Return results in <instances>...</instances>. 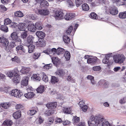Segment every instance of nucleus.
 I'll use <instances>...</instances> for the list:
<instances>
[{
    "label": "nucleus",
    "mask_w": 126,
    "mask_h": 126,
    "mask_svg": "<svg viewBox=\"0 0 126 126\" xmlns=\"http://www.w3.org/2000/svg\"><path fill=\"white\" fill-rule=\"evenodd\" d=\"M81 108L82 110L83 111L85 112L87 111L88 109V107L87 106L85 105L84 106L82 107H81Z\"/></svg>",
    "instance_id": "obj_64"
},
{
    "label": "nucleus",
    "mask_w": 126,
    "mask_h": 126,
    "mask_svg": "<svg viewBox=\"0 0 126 126\" xmlns=\"http://www.w3.org/2000/svg\"><path fill=\"white\" fill-rule=\"evenodd\" d=\"M9 26L13 28H15L17 26V23H16L11 22L10 25Z\"/></svg>",
    "instance_id": "obj_57"
},
{
    "label": "nucleus",
    "mask_w": 126,
    "mask_h": 126,
    "mask_svg": "<svg viewBox=\"0 0 126 126\" xmlns=\"http://www.w3.org/2000/svg\"><path fill=\"white\" fill-rule=\"evenodd\" d=\"M50 50V52L51 54L53 55H54L55 54H57V49L55 48H53Z\"/></svg>",
    "instance_id": "obj_55"
},
{
    "label": "nucleus",
    "mask_w": 126,
    "mask_h": 126,
    "mask_svg": "<svg viewBox=\"0 0 126 126\" xmlns=\"http://www.w3.org/2000/svg\"><path fill=\"white\" fill-rule=\"evenodd\" d=\"M102 62L104 64H107L108 63L109 64L110 63V61H109V58L108 57H105L103 58L102 60Z\"/></svg>",
    "instance_id": "obj_46"
},
{
    "label": "nucleus",
    "mask_w": 126,
    "mask_h": 126,
    "mask_svg": "<svg viewBox=\"0 0 126 126\" xmlns=\"http://www.w3.org/2000/svg\"><path fill=\"white\" fill-rule=\"evenodd\" d=\"M56 58H55V59H54V58H52V61L53 64L55 66L57 65L59 63V62L56 59Z\"/></svg>",
    "instance_id": "obj_60"
},
{
    "label": "nucleus",
    "mask_w": 126,
    "mask_h": 126,
    "mask_svg": "<svg viewBox=\"0 0 126 126\" xmlns=\"http://www.w3.org/2000/svg\"><path fill=\"white\" fill-rule=\"evenodd\" d=\"M12 39L14 40H16L17 42H19L21 41L20 39L18 38V36L16 32L12 33L11 35Z\"/></svg>",
    "instance_id": "obj_13"
},
{
    "label": "nucleus",
    "mask_w": 126,
    "mask_h": 126,
    "mask_svg": "<svg viewBox=\"0 0 126 126\" xmlns=\"http://www.w3.org/2000/svg\"><path fill=\"white\" fill-rule=\"evenodd\" d=\"M54 110L51 109L46 111L44 114L46 116H48L54 113Z\"/></svg>",
    "instance_id": "obj_28"
},
{
    "label": "nucleus",
    "mask_w": 126,
    "mask_h": 126,
    "mask_svg": "<svg viewBox=\"0 0 126 126\" xmlns=\"http://www.w3.org/2000/svg\"><path fill=\"white\" fill-rule=\"evenodd\" d=\"M57 54L60 55L63 53L64 52V49L63 48L59 47L57 49Z\"/></svg>",
    "instance_id": "obj_35"
},
{
    "label": "nucleus",
    "mask_w": 126,
    "mask_h": 126,
    "mask_svg": "<svg viewBox=\"0 0 126 126\" xmlns=\"http://www.w3.org/2000/svg\"><path fill=\"white\" fill-rule=\"evenodd\" d=\"M28 35L27 32L26 31H25L21 34V36L22 38L23 39L26 38Z\"/></svg>",
    "instance_id": "obj_51"
},
{
    "label": "nucleus",
    "mask_w": 126,
    "mask_h": 126,
    "mask_svg": "<svg viewBox=\"0 0 126 126\" xmlns=\"http://www.w3.org/2000/svg\"><path fill=\"white\" fill-rule=\"evenodd\" d=\"M21 115L20 112L19 111L16 112L14 113L13 115V117L16 119L19 118L20 117Z\"/></svg>",
    "instance_id": "obj_29"
},
{
    "label": "nucleus",
    "mask_w": 126,
    "mask_h": 126,
    "mask_svg": "<svg viewBox=\"0 0 126 126\" xmlns=\"http://www.w3.org/2000/svg\"><path fill=\"white\" fill-rule=\"evenodd\" d=\"M44 74V73H41L39 74H37V75L36 74H33L32 77L34 79H35L36 80H40L41 78L42 79Z\"/></svg>",
    "instance_id": "obj_8"
},
{
    "label": "nucleus",
    "mask_w": 126,
    "mask_h": 126,
    "mask_svg": "<svg viewBox=\"0 0 126 126\" xmlns=\"http://www.w3.org/2000/svg\"><path fill=\"white\" fill-rule=\"evenodd\" d=\"M118 11L117 8L115 6L111 7L110 10V13L113 15H116L117 14Z\"/></svg>",
    "instance_id": "obj_14"
},
{
    "label": "nucleus",
    "mask_w": 126,
    "mask_h": 126,
    "mask_svg": "<svg viewBox=\"0 0 126 126\" xmlns=\"http://www.w3.org/2000/svg\"><path fill=\"white\" fill-rule=\"evenodd\" d=\"M12 124V122L11 120H7L4 122L3 124L4 125H6L8 126H11Z\"/></svg>",
    "instance_id": "obj_38"
},
{
    "label": "nucleus",
    "mask_w": 126,
    "mask_h": 126,
    "mask_svg": "<svg viewBox=\"0 0 126 126\" xmlns=\"http://www.w3.org/2000/svg\"><path fill=\"white\" fill-rule=\"evenodd\" d=\"M66 4L69 8L73 7L74 5L72 1L71 0H67L66 1Z\"/></svg>",
    "instance_id": "obj_40"
},
{
    "label": "nucleus",
    "mask_w": 126,
    "mask_h": 126,
    "mask_svg": "<svg viewBox=\"0 0 126 126\" xmlns=\"http://www.w3.org/2000/svg\"><path fill=\"white\" fill-rule=\"evenodd\" d=\"M39 42L38 45L39 47H44L46 45V42L44 39H39Z\"/></svg>",
    "instance_id": "obj_22"
},
{
    "label": "nucleus",
    "mask_w": 126,
    "mask_h": 126,
    "mask_svg": "<svg viewBox=\"0 0 126 126\" xmlns=\"http://www.w3.org/2000/svg\"><path fill=\"white\" fill-rule=\"evenodd\" d=\"M12 21L9 18H8L6 19L4 21V24L5 25H10Z\"/></svg>",
    "instance_id": "obj_47"
},
{
    "label": "nucleus",
    "mask_w": 126,
    "mask_h": 126,
    "mask_svg": "<svg viewBox=\"0 0 126 126\" xmlns=\"http://www.w3.org/2000/svg\"><path fill=\"white\" fill-rule=\"evenodd\" d=\"M49 5L48 2L46 0L40 3V7L42 8L43 7H47Z\"/></svg>",
    "instance_id": "obj_27"
},
{
    "label": "nucleus",
    "mask_w": 126,
    "mask_h": 126,
    "mask_svg": "<svg viewBox=\"0 0 126 126\" xmlns=\"http://www.w3.org/2000/svg\"><path fill=\"white\" fill-rule=\"evenodd\" d=\"M17 75L16 72L15 70H12L9 72V76L10 77H12Z\"/></svg>",
    "instance_id": "obj_43"
},
{
    "label": "nucleus",
    "mask_w": 126,
    "mask_h": 126,
    "mask_svg": "<svg viewBox=\"0 0 126 126\" xmlns=\"http://www.w3.org/2000/svg\"><path fill=\"white\" fill-rule=\"evenodd\" d=\"M27 47V48L28 50V52L30 53L33 52L34 50L35 46L33 45L30 44L29 45H26Z\"/></svg>",
    "instance_id": "obj_16"
},
{
    "label": "nucleus",
    "mask_w": 126,
    "mask_h": 126,
    "mask_svg": "<svg viewBox=\"0 0 126 126\" xmlns=\"http://www.w3.org/2000/svg\"><path fill=\"white\" fill-rule=\"evenodd\" d=\"M65 73L63 70L62 69H59L56 72V75L60 77H62L63 76Z\"/></svg>",
    "instance_id": "obj_23"
},
{
    "label": "nucleus",
    "mask_w": 126,
    "mask_h": 126,
    "mask_svg": "<svg viewBox=\"0 0 126 126\" xmlns=\"http://www.w3.org/2000/svg\"><path fill=\"white\" fill-rule=\"evenodd\" d=\"M1 30L5 32H7L8 31V28L6 25H2L0 27Z\"/></svg>",
    "instance_id": "obj_33"
},
{
    "label": "nucleus",
    "mask_w": 126,
    "mask_h": 126,
    "mask_svg": "<svg viewBox=\"0 0 126 126\" xmlns=\"http://www.w3.org/2000/svg\"><path fill=\"white\" fill-rule=\"evenodd\" d=\"M27 28L29 31L33 32H35L36 30V28L34 24H29L27 26Z\"/></svg>",
    "instance_id": "obj_12"
},
{
    "label": "nucleus",
    "mask_w": 126,
    "mask_h": 126,
    "mask_svg": "<svg viewBox=\"0 0 126 126\" xmlns=\"http://www.w3.org/2000/svg\"><path fill=\"white\" fill-rule=\"evenodd\" d=\"M36 112V111L34 110H29L28 112V113L29 115H34Z\"/></svg>",
    "instance_id": "obj_54"
},
{
    "label": "nucleus",
    "mask_w": 126,
    "mask_h": 126,
    "mask_svg": "<svg viewBox=\"0 0 126 126\" xmlns=\"http://www.w3.org/2000/svg\"><path fill=\"white\" fill-rule=\"evenodd\" d=\"M16 46V45L14 42H10L9 45L8 44L7 47L5 48V50L9 52L12 49L15 47Z\"/></svg>",
    "instance_id": "obj_7"
},
{
    "label": "nucleus",
    "mask_w": 126,
    "mask_h": 126,
    "mask_svg": "<svg viewBox=\"0 0 126 126\" xmlns=\"http://www.w3.org/2000/svg\"><path fill=\"white\" fill-rule=\"evenodd\" d=\"M99 84L101 85L103 88H107L109 87L108 82L104 80H101L99 82Z\"/></svg>",
    "instance_id": "obj_9"
},
{
    "label": "nucleus",
    "mask_w": 126,
    "mask_h": 126,
    "mask_svg": "<svg viewBox=\"0 0 126 126\" xmlns=\"http://www.w3.org/2000/svg\"><path fill=\"white\" fill-rule=\"evenodd\" d=\"M82 0H75V3L77 7L79 6L83 3Z\"/></svg>",
    "instance_id": "obj_50"
},
{
    "label": "nucleus",
    "mask_w": 126,
    "mask_h": 126,
    "mask_svg": "<svg viewBox=\"0 0 126 126\" xmlns=\"http://www.w3.org/2000/svg\"><path fill=\"white\" fill-rule=\"evenodd\" d=\"M53 122V119L51 117H50L47 120V123L49 124H51Z\"/></svg>",
    "instance_id": "obj_62"
},
{
    "label": "nucleus",
    "mask_w": 126,
    "mask_h": 126,
    "mask_svg": "<svg viewBox=\"0 0 126 126\" xmlns=\"http://www.w3.org/2000/svg\"><path fill=\"white\" fill-rule=\"evenodd\" d=\"M30 67H24L21 71V72L23 74H26L28 73L30 71Z\"/></svg>",
    "instance_id": "obj_30"
},
{
    "label": "nucleus",
    "mask_w": 126,
    "mask_h": 126,
    "mask_svg": "<svg viewBox=\"0 0 126 126\" xmlns=\"http://www.w3.org/2000/svg\"><path fill=\"white\" fill-rule=\"evenodd\" d=\"M57 105V102H51L48 103L46 106L48 109H53L56 107Z\"/></svg>",
    "instance_id": "obj_11"
},
{
    "label": "nucleus",
    "mask_w": 126,
    "mask_h": 126,
    "mask_svg": "<svg viewBox=\"0 0 126 126\" xmlns=\"http://www.w3.org/2000/svg\"><path fill=\"white\" fill-rule=\"evenodd\" d=\"M9 94H23L22 92L17 89L13 90Z\"/></svg>",
    "instance_id": "obj_17"
},
{
    "label": "nucleus",
    "mask_w": 126,
    "mask_h": 126,
    "mask_svg": "<svg viewBox=\"0 0 126 126\" xmlns=\"http://www.w3.org/2000/svg\"><path fill=\"white\" fill-rule=\"evenodd\" d=\"M73 29V27L72 26H70L68 28L67 30L66 31V33L68 35H70Z\"/></svg>",
    "instance_id": "obj_53"
},
{
    "label": "nucleus",
    "mask_w": 126,
    "mask_h": 126,
    "mask_svg": "<svg viewBox=\"0 0 126 126\" xmlns=\"http://www.w3.org/2000/svg\"><path fill=\"white\" fill-rule=\"evenodd\" d=\"M88 123L89 126H111L104 117L100 115L95 116L92 115Z\"/></svg>",
    "instance_id": "obj_1"
},
{
    "label": "nucleus",
    "mask_w": 126,
    "mask_h": 126,
    "mask_svg": "<svg viewBox=\"0 0 126 126\" xmlns=\"http://www.w3.org/2000/svg\"><path fill=\"white\" fill-rule=\"evenodd\" d=\"M71 108H64L63 109V112L67 114H70L71 113Z\"/></svg>",
    "instance_id": "obj_42"
},
{
    "label": "nucleus",
    "mask_w": 126,
    "mask_h": 126,
    "mask_svg": "<svg viewBox=\"0 0 126 126\" xmlns=\"http://www.w3.org/2000/svg\"><path fill=\"white\" fill-rule=\"evenodd\" d=\"M45 87L44 86H39L36 89V91L38 93L42 94L44 91Z\"/></svg>",
    "instance_id": "obj_25"
},
{
    "label": "nucleus",
    "mask_w": 126,
    "mask_h": 126,
    "mask_svg": "<svg viewBox=\"0 0 126 126\" xmlns=\"http://www.w3.org/2000/svg\"><path fill=\"white\" fill-rule=\"evenodd\" d=\"M14 14L15 16L18 17H22L24 16L23 14L20 11L16 12Z\"/></svg>",
    "instance_id": "obj_31"
},
{
    "label": "nucleus",
    "mask_w": 126,
    "mask_h": 126,
    "mask_svg": "<svg viewBox=\"0 0 126 126\" xmlns=\"http://www.w3.org/2000/svg\"><path fill=\"white\" fill-rule=\"evenodd\" d=\"M63 121L62 119L60 118H57L55 119L56 124H57L58 123H61Z\"/></svg>",
    "instance_id": "obj_63"
},
{
    "label": "nucleus",
    "mask_w": 126,
    "mask_h": 126,
    "mask_svg": "<svg viewBox=\"0 0 126 126\" xmlns=\"http://www.w3.org/2000/svg\"><path fill=\"white\" fill-rule=\"evenodd\" d=\"M20 50L21 51V53H20V54L21 55H24L27 50V47H24L23 46L21 49Z\"/></svg>",
    "instance_id": "obj_44"
},
{
    "label": "nucleus",
    "mask_w": 126,
    "mask_h": 126,
    "mask_svg": "<svg viewBox=\"0 0 126 126\" xmlns=\"http://www.w3.org/2000/svg\"><path fill=\"white\" fill-rule=\"evenodd\" d=\"M64 56L67 60H69L70 57V52L66 51H65Z\"/></svg>",
    "instance_id": "obj_36"
},
{
    "label": "nucleus",
    "mask_w": 126,
    "mask_h": 126,
    "mask_svg": "<svg viewBox=\"0 0 126 126\" xmlns=\"http://www.w3.org/2000/svg\"><path fill=\"white\" fill-rule=\"evenodd\" d=\"M42 79L45 82H47L48 81V78L45 75V73Z\"/></svg>",
    "instance_id": "obj_59"
},
{
    "label": "nucleus",
    "mask_w": 126,
    "mask_h": 126,
    "mask_svg": "<svg viewBox=\"0 0 126 126\" xmlns=\"http://www.w3.org/2000/svg\"><path fill=\"white\" fill-rule=\"evenodd\" d=\"M40 55V53L37 52H35L34 53L33 56V58L35 59H37Z\"/></svg>",
    "instance_id": "obj_49"
},
{
    "label": "nucleus",
    "mask_w": 126,
    "mask_h": 126,
    "mask_svg": "<svg viewBox=\"0 0 126 126\" xmlns=\"http://www.w3.org/2000/svg\"><path fill=\"white\" fill-rule=\"evenodd\" d=\"M9 42L6 38L3 37H0V47L2 48H5L7 47Z\"/></svg>",
    "instance_id": "obj_4"
},
{
    "label": "nucleus",
    "mask_w": 126,
    "mask_h": 126,
    "mask_svg": "<svg viewBox=\"0 0 126 126\" xmlns=\"http://www.w3.org/2000/svg\"><path fill=\"white\" fill-rule=\"evenodd\" d=\"M58 81V79L54 76H52L51 80V82L52 84H54L57 83Z\"/></svg>",
    "instance_id": "obj_37"
},
{
    "label": "nucleus",
    "mask_w": 126,
    "mask_h": 126,
    "mask_svg": "<svg viewBox=\"0 0 126 126\" xmlns=\"http://www.w3.org/2000/svg\"><path fill=\"white\" fill-rule=\"evenodd\" d=\"M29 77H25L23 78L21 82V85L25 86L27 85L28 84V80Z\"/></svg>",
    "instance_id": "obj_20"
},
{
    "label": "nucleus",
    "mask_w": 126,
    "mask_h": 126,
    "mask_svg": "<svg viewBox=\"0 0 126 126\" xmlns=\"http://www.w3.org/2000/svg\"><path fill=\"white\" fill-rule=\"evenodd\" d=\"M63 39L64 42L65 43L68 44H69L70 42V39L68 36L66 35L63 36Z\"/></svg>",
    "instance_id": "obj_26"
},
{
    "label": "nucleus",
    "mask_w": 126,
    "mask_h": 126,
    "mask_svg": "<svg viewBox=\"0 0 126 126\" xmlns=\"http://www.w3.org/2000/svg\"><path fill=\"white\" fill-rule=\"evenodd\" d=\"M18 28L20 31H24L27 29V25L25 23H20L18 25Z\"/></svg>",
    "instance_id": "obj_10"
},
{
    "label": "nucleus",
    "mask_w": 126,
    "mask_h": 126,
    "mask_svg": "<svg viewBox=\"0 0 126 126\" xmlns=\"http://www.w3.org/2000/svg\"><path fill=\"white\" fill-rule=\"evenodd\" d=\"M13 96L16 97V98H18L22 99L23 100H26V98L30 99L33 98L34 95H12Z\"/></svg>",
    "instance_id": "obj_6"
},
{
    "label": "nucleus",
    "mask_w": 126,
    "mask_h": 126,
    "mask_svg": "<svg viewBox=\"0 0 126 126\" xmlns=\"http://www.w3.org/2000/svg\"><path fill=\"white\" fill-rule=\"evenodd\" d=\"M97 59V58L96 57L89 58L87 60V63H91V64H93L96 63Z\"/></svg>",
    "instance_id": "obj_15"
},
{
    "label": "nucleus",
    "mask_w": 126,
    "mask_h": 126,
    "mask_svg": "<svg viewBox=\"0 0 126 126\" xmlns=\"http://www.w3.org/2000/svg\"><path fill=\"white\" fill-rule=\"evenodd\" d=\"M36 35L39 39H43L45 36V34L41 31L37 32L36 33Z\"/></svg>",
    "instance_id": "obj_18"
},
{
    "label": "nucleus",
    "mask_w": 126,
    "mask_h": 126,
    "mask_svg": "<svg viewBox=\"0 0 126 126\" xmlns=\"http://www.w3.org/2000/svg\"><path fill=\"white\" fill-rule=\"evenodd\" d=\"M0 106L1 107L6 109H8L10 106L9 103H2L0 104Z\"/></svg>",
    "instance_id": "obj_32"
},
{
    "label": "nucleus",
    "mask_w": 126,
    "mask_h": 126,
    "mask_svg": "<svg viewBox=\"0 0 126 126\" xmlns=\"http://www.w3.org/2000/svg\"><path fill=\"white\" fill-rule=\"evenodd\" d=\"M113 58L114 62L119 63H123L125 59V56L123 54H121L114 55Z\"/></svg>",
    "instance_id": "obj_3"
},
{
    "label": "nucleus",
    "mask_w": 126,
    "mask_h": 126,
    "mask_svg": "<svg viewBox=\"0 0 126 126\" xmlns=\"http://www.w3.org/2000/svg\"><path fill=\"white\" fill-rule=\"evenodd\" d=\"M126 102V97L122 98L119 101V103L121 104H124Z\"/></svg>",
    "instance_id": "obj_61"
},
{
    "label": "nucleus",
    "mask_w": 126,
    "mask_h": 126,
    "mask_svg": "<svg viewBox=\"0 0 126 126\" xmlns=\"http://www.w3.org/2000/svg\"><path fill=\"white\" fill-rule=\"evenodd\" d=\"M55 14L56 16L55 18L56 19L60 20L64 17L65 19L67 20L72 19L75 16V14L71 13H68L65 15L64 11L62 10L57 11L56 12Z\"/></svg>",
    "instance_id": "obj_2"
},
{
    "label": "nucleus",
    "mask_w": 126,
    "mask_h": 126,
    "mask_svg": "<svg viewBox=\"0 0 126 126\" xmlns=\"http://www.w3.org/2000/svg\"><path fill=\"white\" fill-rule=\"evenodd\" d=\"M79 117H78L76 116L74 117L73 119V122L74 123H76L79 121Z\"/></svg>",
    "instance_id": "obj_56"
},
{
    "label": "nucleus",
    "mask_w": 126,
    "mask_h": 126,
    "mask_svg": "<svg viewBox=\"0 0 126 126\" xmlns=\"http://www.w3.org/2000/svg\"><path fill=\"white\" fill-rule=\"evenodd\" d=\"M35 12L37 14H39L43 15H48L49 13V12L47 9H36Z\"/></svg>",
    "instance_id": "obj_5"
},
{
    "label": "nucleus",
    "mask_w": 126,
    "mask_h": 126,
    "mask_svg": "<svg viewBox=\"0 0 126 126\" xmlns=\"http://www.w3.org/2000/svg\"><path fill=\"white\" fill-rule=\"evenodd\" d=\"M118 17L119 18L122 19L126 18V11L120 12Z\"/></svg>",
    "instance_id": "obj_24"
},
{
    "label": "nucleus",
    "mask_w": 126,
    "mask_h": 126,
    "mask_svg": "<svg viewBox=\"0 0 126 126\" xmlns=\"http://www.w3.org/2000/svg\"><path fill=\"white\" fill-rule=\"evenodd\" d=\"M35 26L36 28V29L38 30H41L43 28L42 24L41 22H38L35 23Z\"/></svg>",
    "instance_id": "obj_21"
},
{
    "label": "nucleus",
    "mask_w": 126,
    "mask_h": 126,
    "mask_svg": "<svg viewBox=\"0 0 126 126\" xmlns=\"http://www.w3.org/2000/svg\"><path fill=\"white\" fill-rule=\"evenodd\" d=\"M6 10V8L4 5H0V13H3Z\"/></svg>",
    "instance_id": "obj_48"
},
{
    "label": "nucleus",
    "mask_w": 126,
    "mask_h": 126,
    "mask_svg": "<svg viewBox=\"0 0 126 126\" xmlns=\"http://www.w3.org/2000/svg\"><path fill=\"white\" fill-rule=\"evenodd\" d=\"M12 60L13 61L17 63H19L20 62V60L19 58L17 56H15L14 58H12Z\"/></svg>",
    "instance_id": "obj_52"
},
{
    "label": "nucleus",
    "mask_w": 126,
    "mask_h": 126,
    "mask_svg": "<svg viewBox=\"0 0 126 126\" xmlns=\"http://www.w3.org/2000/svg\"><path fill=\"white\" fill-rule=\"evenodd\" d=\"M90 17L93 19H97V16L95 13L92 12L90 15Z\"/></svg>",
    "instance_id": "obj_45"
},
{
    "label": "nucleus",
    "mask_w": 126,
    "mask_h": 126,
    "mask_svg": "<svg viewBox=\"0 0 126 126\" xmlns=\"http://www.w3.org/2000/svg\"><path fill=\"white\" fill-rule=\"evenodd\" d=\"M17 75L14 76L13 79V81L15 83H19L20 80V79Z\"/></svg>",
    "instance_id": "obj_34"
},
{
    "label": "nucleus",
    "mask_w": 126,
    "mask_h": 126,
    "mask_svg": "<svg viewBox=\"0 0 126 126\" xmlns=\"http://www.w3.org/2000/svg\"><path fill=\"white\" fill-rule=\"evenodd\" d=\"M34 37L30 35L27 38L26 42H25V44H26V43H28L29 44H31L33 43V40Z\"/></svg>",
    "instance_id": "obj_19"
},
{
    "label": "nucleus",
    "mask_w": 126,
    "mask_h": 126,
    "mask_svg": "<svg viewBox=\"0 0 126 126\" xmlns=\"http://www.w3.org/2000/svg\"><path fill=\"white\" fill-rule=\"evenodd\" d=\"M113 2H118L120 5H123L125 4L124 2L123 1H125L126 0H111Z\"/></svg>",
    "instance_id": "obj_41"
},
{
    "label": "nucleus",
    "mask_w": 126,
    "mask_h": 126,
    "mask_svg": "<svg viewBox=\"0 0 126 126\" xmlns=\"http://www.w3.org/2000/svg\"><path fill=\"white\" fill-rule=\"evenodd\" d=\"M101 67L100 66H96L93 67V70L95 71H100L101 69Z\"/></svg>",
    "instance_id": "obj_58"
},
{
    "label": "nucleus",
    "mask_w": 126,
    "mask_h": 126,
    "mask_svg": "<svg viewBox=\"0 0 126 126\" xmlns=\"http://www.w3.org/2000/svg\"><path fill=\"white\" fill-rule=\"evenodd\" d=\"M82 8L83 10L84 11H88L89 7V5L86 3H84L82 5Z\"/></svg>",
    "instance_id": "obj_39"
}]
</instances>
